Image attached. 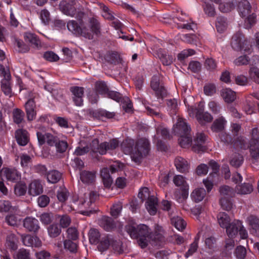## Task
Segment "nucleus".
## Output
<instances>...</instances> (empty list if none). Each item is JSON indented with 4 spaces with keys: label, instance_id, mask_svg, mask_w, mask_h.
Wrapping results in <instances>:
<instances>
[{
    "label": "nucleus",
    "instance_id": "obj_6",
    "mask_svg": "<svg viewBox=\"0 0 259 259\" xmlns=\"http://www.w3.org/2000/svg\"><path fill=\"white\" fill-rule=\"evenodd\" d=\"M249 150L251 157L255 160L259 159V131L257 128L251 131V138L249 141Z\"/></svg>",
    "mask_w": 259,
    "mask_h": 259
},
{
    "label": "nucleus",
    "instance_id": "obj_64",
    "mask_svg": "<svg viewBox=\"0 0 259 259\" xmlns=\"http://www.w3.org/2000/svg\"><path fill=\"white\" fill-rule=\"evenodd\" d=\"M249 73L251 78L255 82L259 83V69L252 67L250 69Z\"/></svg>",
    "mask_w": 259,
    "mask_h": 259
},
{
    "label": "nucleus",
    "instance_id": "obj_56",
    "mask_svg": "<svg viewBox=\"0 0 259 259\" xmlns=\"http://www.w3.org/2000/svg\"><path fill=\"white\" fill-rule=\"evenodd\" d=\"M95 88L97 93L105 94L108 92L107 87L104 82H96Z\"/></svg>",
    "mask_w": 259,
    "mask_h": 259
},
{
    "label": "nucleus",
    "instance_id": "obj_23",
    "mask_svg": "<svg viewBox=\"0 0 259 259\" xmlns=\"http://www.w3.org/2000/svg\"><path fill=\"white\" fill-rule=\"evenodd\" d=\"M242 223L240 221H235L232 223H229L226 228V232L230 238L234 237L240 229Z\"/></svg>",
    "mask_w": 259,
    "mask_h": 259
},
{
    "label": "nucleus",
    "instance_id": "obj_13",
    "mask_svg": "<svg viewBox=\"0 0 259 259\" xmlns=\"http://www.w3.org/2000/svg\"><path fill=\"white\" fill-rule=\"evenodd\" d=\"M36 105L33 99L28 100L25 104V109L27 120L31 121L35 119L36 115Z\"/></svg>",
    "mask_w": 259,
    "mask_h": 259
},
{
    "label": "nucleus",
    "instance_id": "obj_43",
    "mask_svg": "<svg viewBox=\"0 0 259 259\" xmlns=\"http://www.w3.org/2000/svg\"><path fill=\"white\" fill-rule=\"evenodd\" d=\"M171 223L178 230L182 231L184 229L186 226V223L180 217H173L171 218Z\"/></svg>",
    "mask_w": 259,
    "mask_h": 259
},
{
    "label": "nucleus",
    "instance_id": "obj_49",
    "mask_svg": "<svg viewBox=\"0 0 259 259\" xmlns=\"http://www.w3.org/2000/svg\"><path fill=\"white\" fill-rule=\"evenodd\" d=\"M49 236L52 238L58 237L61 232V229L57 224H52L48 228Z\"/></svg>",
    "mask_w": 259,
    "mask_h": 259
},
{
    "label": "nucleus",
    "instance_id": "obj_17",
    "mask_svg": "<svg viewBox=\"0 0 259 259\" xmlns=\"http://www.w3.org/2000/svg\"><path fill=\"white\" fill-rule=\"evenodd\" d=\"M70 91L73 96V100L76 106H81L83 104L82 97L84 94V89L82 87H72Z\"/></svg>",
    "mask_w": 259,
    "mask_h": 259
},
{
    "label": "nucleus",
    "instance_id": "obj_41",
    "mask_svg": "<svg viewBox=\"0 0 259 259\" xmlns=\"http://www.w3.org/2000/svg\"><path fill=\"white\" fill-rule=\"evenodd\" d=\"M64 248L71 253H76L78 250V244L72 240L65 239L63 241Z\"/></svg>",
    "mask_w": 259,
    "mask_h": 259
},
{
    "label": "nucleus",
    "instance_id": "obj_36",
    "mask_svg": "<svg viewBox=\"0 0 259 259\" xmlns=\"http://www.w3.org/2000/svg\"><path fill=\"white\" fill-rule=\"evenodd\" d=\"M46 176L48 182L52 184L58 182L62 178V174L57 170L49 171Z\"/></svg>",
    "mask_w": 259,
    "mask_h": 259
},
{
    "label": "nucleus",
    "instance_id": "obj_38",
    "mask_svg": "<svg viewBox=\"0 0 259 259\" xmlns=\"http://www.w3.org/2000/svg\"><path fill=\"white\" fill-rule=\"evenodd\" d=\"M253 188L251 184L244 183L242 185H237L236 187V191L237 193L241 195H246L251 193Z\"/></svg>",
    "mask_w": 259,
    "mask_h": 259
},
{
    "label": "nucleus",
    "instance_id": "obj_45",
    "mask_svg": "<svg viewBox=\"0 0 259 259\" xmlns=\"http://www.w3.org/2000/svg\"><path fill=\"white\" fill-rule=\"evenodd\" d=\"M27 187L25 183H17L14 186V193L17 196L24 195L27 192Z\"/></svg>",
    "mask_w": 259,
    "mask_h": 259
},
{
    "label": "nucleus",
    "instance_id": "obj_53",
    "mask_svg": "<svg viewBox=\"0 0 259 259\" xmlns=\"http://www.w3.org/2000/svg\"><path fill=\"white\" fill-rule=\"evenodd\" d=\"M179 139V144L182 148H186L190 146L192 143V138L189 135L180 136Z\"/></svg>",
    "mask_w": 259,
    "mask_h": 259
},
{
    "label": "nucleus",
    "instance_id": "obj_59",
    "mask_svg": "<svg viewBox=\"0 0 259 259\" xmlns=\"http://www.w3.org/2000/svg\"><path fill=\"white\" fill-rule=\"evenodd\" d=\"M67 239L75 240L78 237V233L75 227H70L67 230Z\"/></svg>",
    "mask_w": 259,
    "mask_h": 259
},
{
    "label": "nucleus",
    "instance_id": "obj_26",
    "mask_svg": "<svg viewBox=\"0 0 259 259\" xmlns=\"http://www.w3.org/2000/svg\"><path fill=\"white\" fill-rule=\"evenodd\" d=\"M175 166L178 171L181 172H188L189 165L188 161L181 157H177L175 160Z\"/></svg>",
    "mask_w": 259,
    "mask_h": 259
},
{
    "label": "nucleus",
    "instance_id": "obj_1",
    "mask_svg": "<svg viewBox=\"0 0 259 259\" xmlns=\"http://www.w3.org/2000/svg\"><path fill=\"white\" fill-rule=\"evenodd\" d=\"M67 27L75 35L89 40L99 36L101 32L100 23L95 17L89 18L85 23L82 21L79 23L75 20L69 21Z\"/></svg>",
    "mask_w": 259,
    "mask_h": 259
},
{
    "label": "nucleus",
    "instance_id": "obj_31",
    "mask_svg": "<svg viewBox=\"0 0 259 259\" xmlns=\"http://www.w3.org/2000/svg\"><path fill=\"white\" fill-rule=\"evenodd\" d=\"M156 55L164 65H169L173 61V57L167 55L165 51L161 49L157 51Z\"/></svg>",
    "mask_w": 259,
    "mask_h": 259
},
{
    "label": "nucleus",
    "instance_id": "obj_28",
    "mask_svg": "<svg viewBox=\"0 0 259 259\" xmlns=\"http://www.w3.org/2000/svg\"><path fill=\"white\" fill-rule=\"evenodd\" d=\"M206 196V191L203 188H197L194 189L191 194V197L196 203L201 202Z\"/></svg>",
    "mask_w": 259,
    "mask_h": 259
},
{
    "label": "nucleus",
    "instance_id": "obj_14",
    "mask_svg": "<svg viewBox=\"0 0 259 259\" xmlns=\"http://www.w3.org/2000/svg\"><path fill=\"white\" fill-rule=\"evenodd\" d=\"M206 137L203 133L198 134L194 139V144L192 149L195 152H203L205 150L204 144L206 141Z\"/></svg>",
    "mask_w": 259,
    "mask_h": 259
},
{
    "label": "nucleus",
    "instance_id": "obj_55",
    "mask_svg": "<svg viewBox=\"0 0 259 259\" xmlns=\"http://www.w3.org/2000/svg\"><path fill=\"white\" fill-rule=\"evenodd\" d=\"M14 259H30V254L29 250L21 248L14 255Z\"/></svg>",
    "mask_w": 259,
    "mask_h": 259
},
{
    "label": "nucleus",
    "instance_id": "obj_40",
    "mask_svg": "<svg viewBox=\"0 0 259 259\" xmlns=\"http://www.w3.org/2000/svg\"><path fill=\"white\" fill-rule=\"evenodd\" d=\"M89 197H90V201L88 202L87 204L85 203V201L84 200L82 199H80L79 200V203H77L78 201L77 200H76L75 198H74L73 199V203H74V204L75 205H78V207L79 208H82L83 205H87L89 206V203L90 204H91L93 202H94L95 200L98 197V195L95 192H91L90 193Z\"/></svg>",
    "mask_w": 259,
    "mask_h": 259
},
{
    "label": "nucleus",
    "instance_id": "obj_54",
    "mask_svg": "<svg viewBox=\"0 0 259 259\" xmlns=\"http://www.w3.org/2000/svg\"><path fill=\"white\" fill-rule=\"evenodd\" d=\"M163 229L161 226L156 225L154 232L153 233L152 241H161L163 239Z\"/></svg>",
    "mask_w": 259,
    "mask_h": 259
},
{
    "label": "nucleus",
    "instance_id": "obj_19",
    "mask_svg": "<svg viewBox=\"0 0 259 259\" xmlns=\"http://www.w3.org/2000/svg\"><path fill=\"white\" fill-rule=\"evenodd\" d=\"M173 182L176 186L181 187L183 191L182 196L183 198H186L188 196L187 191L189 186L185 178L181 175H177L174 177Z\"/></svg>",
    "mask_w": 259,
    "mask_h": 259
},
{
    "label": "nucleus",
    "instance_id": "obj_8",
    "mask_svg": "<svg viewBox=\"0 0 259 259\" xmlns=\"http://www.w3.org/2000/svg\"><path fill=\"white\" fill-rule=\"evenodd\" d=\"M113 241L109 238L108 236L103 238L98 246L99 250L101 252H103L106 250L110 245L111 244L115 251L119 254L122 253L123 250L120 247V243L118 242L117 245H115L113 243Z\"/></svg>",
    "mask_w": 259,
    "mask_h": 259
},
{
    "label": "nucleus",
    "instance_id": "obj_35",
    "mask_svg": "<svg viewBox=\"0 0 259 259\" xmlns=\"http://www.w3.org/2000/svg\"><path fill=\"white\" fill-rule=\"evenodd\" d=\"M49 134V133L46 132V128L44 126L40 127L38 128L36 132V136L38 142L40 145L47 144L48 135Z\"/></svg>",
    "mask_w": 259,
    "mask_h": 259
},
{
    "label": "nucleus",
    "instance_id": "obj_58",
    "mask_svg": "<svg viewBox=\"0 0 259 259\" xmlns=\"http://www.w3.org/2000/svg\"><path fill=\"white\" fill-rule=\"evenodd\" d=\"M219 8L220 10L223 13H227L230 12L231 10L234 9L235 6L233 3H226L219 4Z\"/></svg>",
    "mask_w": 259,
    "mask_h": 259
},
{
    "label": "nucleus",
    "instance_id": "obj_21",
    "mask_svg": "<svg viewBox=\"0 0 259 259\" xmlns=\"http://www.w3.org/2000/svg\"><path fill=\"white\" fill-rule=\"evenodd\" d=\"M135 142L133 139H126L121 144L122 151L125 154H130L133 159Z\"/></svg>",
    "mask_w": 259,
    "mask_h": 259
},
{
    "label": "nucleus",
    "instance_id": "obj_48",
    "mask_svg": "<svg viewBox=\"0 0 259 259\" xmlns=\"http://www.w3.org/2000/svg\"><path fill=\"white\" fill-rule=\"evenodd\" d=\"M90 150H92V143L90 147L84 143L81 142L80 145L76 148L74 153L77 156H80L87 153Z\"/></svg>",
    "mask_w": 259,
    "mask_h": 259
},
{
    "label": "nucleus",
    "instance_id": "obj_42",
    "mask_svg": "<svg viewBox=\"0 0 259 259\" xmlns=\"http://www.w3.org/2000/svg\"><path fill=\"white\" fill-rule=\"evenodd\" d=\"M81 181L84 183H92L95 179V174L93 172L83 171L80 174Z\"/></svg>",
    "mask_w": 259,
    "mask_h": 259
},
{
    "label": "nucleus",
    "instance_id": "obj_52",
    "mask_svg": "<svg viewBox=\"0 0 259 259\" xmlns=\"http://www.w3.org/2000/svg\"><path fill=\"white\" fill-rule=\"evenodd\" d=\"M7 224L12 226H17L20 222V219L16 214H8L5 218Z\"/></svg>",
    "mask_w": 259,
    "mask_h": 259
},
{
    "label": "nucleus",
    "instance_id": "obj_22",
    "mask_svg": "<svg viewBox=\"0 0 259 259\" xmlns=\"http://www.w3.org/2000/svg\"><path fill=\"white\" fill-rule=\"evenodd\" d=\"M100 226L107 231H111L116 227L114 220L110 217L104 216L99 220Z\"/></svg>",
    "mask_w": 259,
    "mask_h": 259
},
{
    "label": "nucleus",
    "instance_id": "obj_20",
    "mask_svg": "<svg viewBox=\"0 0 259 259\" xmlns=\"http://www.w3.org/2000/svg\"><path fill=\"white\" fill-rule=\"evenodd\" d=\"M3 173L8 181L15 182L21 179V174L16 169L5 168Z\"/></svg>",
    "mask_w": 259,
    "mask_h": 259
},
{
    "label": "nucleus",
    "instance_id": "obj_60",
    "mask_svg": "<svg viewBox=\"0 0 259 259\" xmlns=\"http://www.w3.org/2000/svg\"><path fill=\"white\" fill-rule=\"evenodd\" d=\"M235 254L238 259H244L246 255V250L243 246H239L235 249Z\"/></svg>",
    "mask_w": 259,
    "mask_h": 259
},
{
    "label": "nucleus",
    "instance_id": "obj_4",
    "mask_svg": "<svg viewBox=\"0 0 259 259\" xmlns=\"http://www.w3.org/2000/svg\"><path fill=\"white\" fill-rule=\"evenodd\" d=\"M149 150V142L148 140L145 138L138 139L135 144L133 160L135 162H139L148 154Z\"/></svg>",
    "mask_w": 259,
    "mask_h": 259
},
{
    "label": "nucleus",
    "instance_id": "obj_47",
    "mask_svg": "<svg viewBox=\"0 0 259 259\" xmlns=\"http://www.w3.org/2000/svg\"><path fill=\"white\" fill-rule=\"evenodd\" d=\"M218 221L222 228H226L230 222V219L225 212H220L217 216Z\"/></svg>",
    "mask_w": 259,
    "mask_h": 259
},
{
    "label": "nucleus",
    "instance_id": "obj_57",
    "mask_svg": "<svg viewBox=\"0 0 259 259\" xmlns=\"http://www.w3.org/2000/svg\"><path fill=\"white\" fill-rule=\"evenodd\" d=\"M167 105L171 114H176L178 109V102L175 99L167 100Z\"/></svg>",
    "mask_w": 259,
    "mask_h": 259
},
{
    "label": "nucleus",
    "instance_id": "obj_34",
    "mask_svg": "<svg viewBox=\"0 0 259 259\" xmlns=\"http://www.w3.org/2000/svg\"><path fill=\"white\" fill-rule=\"evenodd\" d=\"M101 177L104 186L106 188H110L112 184L113 180L110 176L109 170L107 168L104 167L101 169Z\"/></svg>",
    "mask_w": 259,
    "mask_h": 259
},
{
    "label": "nucleus",
    "instance_id": "obj_33",
    "mask_svg": "<svg viewBox=\"0 0 259 259\" xmlns=\"http://www.w3.org/2000/svg\"><path fill=\"white\" fill-rule=\"evenodd\" d=\"M221 96L227 103H232L236 99V93L230 89H224L221 91Z\"/></svg>",
    "mask_w": 259,
    "mask_h": 259
},
{
    "label": "nucleus",
    "instance_id": "obj_2",
    "mask_svg": "<svg viewBox=\"0 0 259 259\" xmlns=\"http://www.w3.org/2000/svg\"><path fill=\"white\" fill-rule=\"evenodd\" d=\"M125 229L132 238L137 239L138 244L142 248H146L152 241L153 232L145 224H140L137 226L127 225Z\"/></svg>",
    "mask_w": 259,
    "mask_h": 259
},
{
    "label": "nucleus",
    "instance_id": "obj_51",
    "mask_svg": "<svg viewBox=\"0 0 259 259\" xmlns=\"http://www.w3.org/2000/svg\"><path fill=\"white\" fill-rule=\"evenodd\" d=\"M220 192L221 197L228 198L234 195V192L231 188L228 186H223L220 188Z\"/></svg>",
    "mask_w": 259,
    "mask_h": 259
},
{
    "label": "nucleus",
    "instance_id": "obj_32",
    "mask_svg": "<svg viewBox=\"0 0 259 259\" xmlns=\"http://www.w3.org/2000/svg\"><path fill=\"white\" fill-rule=\"evenodd\" d=\"M24 39L29 42L34 47L38 48L41 46V42L36 35L30 32H26L24 35Z\"/></svg>",
    "mask_w": 259,
    "mask_h": 259
},
{
    "label": "nucleus",
    "instance_id": "obj_44",
    "mask_svg": "<svg viewBox=\"0 0 259 259\" xmlns=\"http://www.w3.org/2000/svg\"><path fill=\"white\" fill-rule=\"evenodd\" d=\"M89 239L91 244H97L100 239L101 235L97 229H91L90 230L89 233Z\"/></svg>",
    "mask_w": 259,
    "mask_h": 259
},
{
    "label": "nucleus",
    "instance_id": "obj_24",
    "mask_svg": "<svg viewBox=\"0 0 259 259\" xmlns=\"http://www.w3.org/2000/svg\"><path fill=\"white\" fill-rule=\"evenodd\" d=\"M251 9L250 3L247 0H242L238 3V11L242 17L248 16L251 12Z\"/></svg>",
    "mask_w": 259,
    "mask_h": 259
},
{
    "label": "nucleus",
    "instance_id": "obj_29",
    "mask_svg": "<svg viewBox=\"0 0 259 259\" xmlns=\"http://www.w3.org/2000/svg\"><path fill=\"white\" fill-rule=\"evenodd\" d=\"M157 204V199L154 196H151L147 199L146 208L151 215H155L156 213Z\"/></svg>",
    "mask_w": 259,
    "mask_h": 259
},
{
    "label": "nucleus",
    "instance_id": "obj_25",
    "mask_svg": "<svg viewBox=\"0 0 259 259\" xmlns=\"http://www.w3.org/2000/svg\"><path fill=\"white\" fill-rule=\"evenodd\" d=\"M11 77L8 78H4L1 80V88L4 94L9 97H11L13 93L12 90Z\"/></svg>",
    "mask_w": 259,
    "mask_h": 259
},
{
    "label": "nucleus",
    "instance_id": "obj_62",
    "mask_svg": "<svg viewBox=\"0 0 259 259\" xmlns=\"http://www.w3.org/2000/svg\"><path fill=\"white\" fill-rule=\"evenodd\" d=\"M220 202L222 208L226 210L229 211L233 207V204L228 198L221 197Z\"/></svg>",
    "mask_w": 259,
    "mask_h": 259
},
{
    "label": "nucleus",
    "instance_id": "obj_27",
    "mask_svg": "<svg viewBox=\"0 0 259 259\" xmlns=\"http://www.w3.org/2000/svg\"><path fill=\"white\" fill-rule=\"evenodd\" d=\"M18 239L14 234H10L7 236L5 246L11 250H15L18 248Z\"/></svg>",
    "mask_w": 259,
    "mask_h": 259
},
{
    "label": "nucleus",
    "instance_id": "obj_7",
    "mask_svg": "<svg viewBox=\"0 0 259 259\" xmlns=\"http://www.w3.org/2000/svg\"><path fill=\"white\" fill-rule=\"evenodd\" d=\"M189 113L191 116H195L197 120L201 123L210 122L212 119V115L208 112H204V106H200L198 108H190L189 109Z\"/></svg>",
    "mask_w": 259,
    "mask_h": 259
},
{
    "label": "nucleus",
    "instance_id": "obj_12",
    "mask_svg": "<svg viewBox=\"0 0 259 259\" xmlns=\"http://www.w3.org/2000/svg\"><path fill=\"white\" fill-rule=\"evenodd\" d=\"M15 138L18 144L21 146L26 145L29 142V134L23 128H19L15 131Z\"/></svg>",
    "mask_w": 259,
    "mask_h": 259
},
{
    "label": "nucleus",
    "instance_id": "obj_5",
    "mask_svg": "<svg viewBox=\"0 0 259 259\" xmlns=\"http://www.w3.org/2000/svg\"><path fill=\"white\" fill-rule=\"evenodd\" d=\"M76 2L75 0H62L59 4L60 11L64 14L76 18H81L83 13L77 12L75 8Z\"/></svg>",
    "mask_w": 259,
    "mask_h": 259
},
{
    "label": "nucleus",
    "instance_id": "obj_15",
    "mask_svg": "<svg viewBox=\"0 0 259 259\" xmlns=\"http://www.w3.org/2000/svg\"><path fill=\"white\" fill-rule=\"evenodd\" d=\"M245 43L244 37L240 32L235 33L232 38L231 46L235 50L239 51L243 49Z\"/></svg>",
    "mask_w": 259,
    "mask_h": 259
},
{
    "label": "nucleus",
    "instance_id": "obj_18",
    "mask_svg": "<svg viewBox=\"0 0 259 259\" xmlns=\"http://www.w3.org/2000/svg\"><path fill=\"white\" fill-rule=\"evenodd\" d=\"M43 192V187L39 180H34L29 185L28 194L32 196L40 195Z\"/></svg>",
    "mask_w": 259,
    "mask_h": 259
},
{
    "label": "nucleus",
    "instance_id": "obj_39",
    "mask_svg": "<svg viewBox=\"0 0 259 259\" xmlns=\"http://www.w3.org/2000/svg\"><path fill=\"white\" fill-rule=\"evenodd\" d=\"M200 239V235L197 234L194 238V241L190 245L188 250L185 253L184 256L186 258L192 255L196 252L198 248V242Z\"/></svg>",
    "mask_w": 259,
    "mask_h": 259
},
{
    "label": "nucleus",
    "instance_id": "obj_61",
    "mask_svg": "<svg viewBox=\"0 0 259 259\" xmlns=\"http://www.w3.org/2000/svg\"><path fill=\"white\" fill-rule=\"evenodd\" d=\"M101 8L103 11L102 16L106 19L113 20L114 16L109 9L103 4H101Z\"/></svg>",
    "mask_w": 259,
    "mask_h": 259
},
{
    "label": "nucleus",
    "instance_id": "obj_10",
    "mask_svg": "<svg viewBox=\"0 0 259 259\" xmlns=\"http://www.w3.org/2000/svg\"><path fill=\"white\" fill-rule=\"evenodd\" d=\"M174 131L179 136L187 135L190 134V127L183 118H179L177 123L174 126Z\"/></svg>",
    "mask_w": 259,
    "mask_h": 259
},
{
    "label": "nucleus",
    "instance_id": "obj_37",
    "mask_svg": "<svg viewBox=\"0 0 259 259\" xmlns=\"http://www.w3.org/2000/svg\"><path fill=\"white\" fill-rule=\"evenodd\" d=\"M226 122V120L223 116L219 117L213 122L211 126V130L214 132H219L223 131Z\"/></svg>",
    "mask_w": 259,
    "mask_h": 259
},
{
    "label": "nucleus",
    "instance_id": "obj_3",
    "mask_svg": "<svg viewBox=\"0 0 259 259\" xmlns=\"http://www.w3.org/2000/svg\"><path fill=\"white\" fill-rule=\"evenodd\" d=\"M119 142L117 139H113L109 142H104L99 144L97 139H94L92 142V151L93 152L99 153L101 155L105 154L107 151L113 150L119 146Z\"/></svg>",
    "mask_w": 259,
    "mask_h": 259
},
{
    "label": "nucleus",
    "instance_id": "obj_9",
    "mask_svg": "<svg viewBox=\"0 0 259 259\" xmlns=\"http://www.w3.org/2000/svg\"><path fill=\"white\" fill-rule=\"evenodd\" d=\"M151 87L155 92V94L158 98H163L167 95V91L164 87L160 84L159 79L157 76L153 77L151 82Z\"/></svg>",
    "mask_w": 259,
    "mask_h": 259
},
{
    "label": "nucleus",
    "instance_id": "obj_46",
    "mask_svg": "<svg viewBox=\"0 0 259 259\" xmlns=\"http://www.w3.org/2000/svg\"><path fill=\"white\" fill-rule=\"evenodd\" d=\"M12 115L14 122L17 124L21 123L24 121V113L20 109H14Z\"/></svg>",
    "mask_w": 259,
    "mask_h": 259
},
{
    "label": "nucleus",
    "instance_id": "obj_30",
    "mask_svg": "<svg viewBox=\"0 0 259 259\" xmlns=\"http://www.w3.org/2000/svg\"><path fill=\"white\" fill-rule=\"evenodd\" d=\"M248 221L251 227V233L259 236V219L255 216L251 215L248 218Z\"/></svg>",
    "mask_w": 259,
    "mask_h": 259
},
{
    "label": "nucleus",
    "instance_id": "obj_11",
    "mask_svg": "<svg viewBox=\"0 0 259 259\" xmlns=\"http://www.w3.org/2000/svg\"><path fill=\"white\" fill-rule=\"evenodd\" d=\"M21 236L22 242L25 246L34 247H40L42 246V242L37 236L21 235Z\"/></svg>",
    "mask_w": 259,
    "mask_h": 259
},
{
    "label": "nucleus",
    "instance_id": "obj_50",
    "mask_svg": "<svg viewBox=\"0 0 259 259\" xmlns=\"http://www.w3.org/2000/svg\"><path fill=\"white\" fill-rule=\"evenodd\" d=\"M243 161V156L238 153H235L231 158L230 163L232 166L238 167L242 164Z\"/></svg>",
    "mask_w": 259,
    "mask_h": 259
},
{
    "label": "nucleus",
    "instance_id": "obj_63",
    "mask_svg": "<svg viewBox=\"0 0 259 259\" xmlns=\"http://www.w3.org/2000/svg\"><path fill=\"white\" fill-rule=\"evenodd\" d=\"M204 66L208 70L213 71L217 68V63L213 59L208 58L205 61Z\"/></svg>",
    "mask_w": 259,
    "mask_h": 259
},
{
    "label": "nucleus",
    "instance_id": "obj_16",
    "mask_svg": "<svg viewBox=\"0 0 259 259\" xmlns=\"http://www.w3.org/2000/svg\"><path fill=\"white\" fill-rule=\"evenodd\" d=\"M23 227L29 232H37L40 228L38 221L32 217H26L23 221Z\"/></svg>",
    "mask_w": 259,
    "mask_h": 259
}]
</instances>
